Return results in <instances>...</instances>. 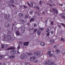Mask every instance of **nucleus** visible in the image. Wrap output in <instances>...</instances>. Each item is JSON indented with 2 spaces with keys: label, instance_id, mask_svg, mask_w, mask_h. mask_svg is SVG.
<instances>
[{
  "label": "nucleus",
  "instance_id": "nucleus-1",
  "mask_svg": "<svg viewBox=\"0 0 65 65\" xmlns=\"http://www.w3.org/2000/svg\"><path fill=\"white\" fill-rule=\"evenodd\" d=\"M10 45H9L6 44L5 45V51H8L10 50H13L14 48L13 47H9Z\"/></svg>",
  "mask_w": 65,
  "mask_h": 65
},
{
  "label": "nucleus",
  "instance_id": "nucleus-2",
  "mask_svg": "<svg viewBox=\"0 0 65 65\" xmlns=\"http://www.w3.org/2000/svg\"><path fill=\"white\" fill-rule=\"evenodd\" d=\"M52 11L54 12V13H56V14H57L58 13V10L55 8H53L52 9Z\"/></svg>",
  "mask_w": 65,
  "mask_h": 65
},
{
  "label": "nucleus",
  "instance_id": "nucleus-3",
  "mask_svg": "<svg viewBox=\"0 0 65 65\" xmlns=\"http://www.w3.org/2000/svg\"><path fill=\"white\" fill-rule=\"evenodd\" d=\"M16 53V51L15 50H12L10 51L11 55H14Z\"/></svg>",
  "mask_w": 65,
  "mask_h": 65
},
{
  "label": "nucleus",
  "instance_id": "nucleus-4",
  "mask_svg": "<svg viewBox=\"0 0 65 65\" xmlns=\"http://www.w3.org/2000/svg\"><path fill=\"white\" fill-rule=\"evenodd\" d=\"M5 26L6 27L8 28L9 27V24L8 22H6L5 24Z\"/></svg>",
  "mask_w": 65,
  "mask_h": 65
},
{
  "label": "nucleus",
  "instance_id": "nucleus-5",
  "mask_svg": "<svg viewBox=\"0 0 65 65\" xmlns=\"http://www.w3.org/2000/svg\"><path fill=\"white\" fill-rule=\"evenodd\" d=\"M15 57L14 55H11L9 57V59H14Z\"/></svg>",
  "mask_w": 65,
  "mask_h": 65
},
{
  "label": "nucleus",
  "instance_id": "nucleus-6",
  "mask_svg": "<svg viewBox=\"0 0 65 65\" xmlns=\"http://www.w3.org/2000/svg\"><path fill=\"white\" fill-rule=\"evenodd\" d=\"M40 53V51H38L36 53H35V56H39Z\"/></svg>",
  "mask_w": 65,
  "mask_h": 65
},
{
  "label": "nucleus",
  "instance_id": "nucleus-7",
  "mask_svg": "<svg viewBox=\"0 0 65 65\" xmlns=\"http://www.w3.org/2000/svg\"><path fill=\"white\" fill-rule=\"evenodd\" d=\"M10 15H7L6 14L5 16V19H7V20L9 18Z\"/></svg>",
  "mask_w": 65,
  "mask_h": 65
},
{
  "label": "nucleus",
  "instance_id": "nucleus-8",
  "mask_svg": "<svg viewBox=\"0 0 65 65\" xmlns=\"http://www.w3.org/2000/svg\"><path fill=\"white\" fill-rule=\"evenodd\" d=\"M30 5L31 6H32L33 8H34V7H35V4L34 3H31L30 4Z\"/></svg>",
  "mask_w": 65,
  "mask_h": 65
},
{
  "label": "nucleus",
  "instance_id": "nucleus-9",
  "mask_svg": "<svg viewBox=\"0 0 65 65\" xmlns=\"http://www.w3.org/2000/svg\"><path fill=\"white\" fill-rule=\"evenodd\" d=\"M7 39L8 41H9L11 39V36L10 35H8L7 37Z\"/></svg>",
  "mask_w": 65,
  "mask_h": 65
},
{
  "label": "nucleus",
  "instance_id": "nucleus-10",
  "mask_svg": "<svg viewBox=\"0 0 65 65\" xmlns=\"http://www.w3.org/2000/svg\"><path fill=\"white\" fill-rule=\"evenodd\" d=\"M60 16L62 18L65 19V14H61Z\"/></svg>",
  "mask_w": 65,
  "mask_h": 65
},
{
  "label": "nucleus",
  "instance_id": "nucleus-11",
  "mask_svg": "<svg viewBox=\"0 0 65 65\" xmlns=\"http://www.w3.org/2000/svg\"><path fill=\"white\" fill-rule=\"evenodd\" d=\"M16 34L17 35V36H20V35H21L20 33V32L19 31H17Z\"/></svg>",
  "mask_w": 65,
  "mask_h": 65
},
{
  "label": "nucleus",
  "instance_id": "nucleus-12",
  "mask_svg": "<svg viewBox=\"0 0 65 65\" xmlns=\"http://www.w3.org/2000/svg\"><path fill=\"white\" fill-rule=\"evenodd\" d=\"M41 31L38 30L37 31V33L38 35H40V34H41Z\"/></svg>",
  "mask_w": 65,
  "mask_h": 65
},
{
  "label": "nucleus",
  "instance_id": "nucleus-13",
  "mask_svg": "<svg viewBox=\"0 0 65 65\" xmlns=\"http://www.w3.org/2000/svg\"><path fill=\"white\" fill-rule=\"evenodd\" d=\"M20 17H23L25 16L24 14L23 13H20L19 15Z\"/></svg>",
  "mask_w": 65,
  "mask_h": 65
},
{
  "label": "nucleus",
  "instance_id": "nucleus-14",
  "mask_svg": "<svg viewBox=\"0 0 65 65\" xmlns=\"http://www.w3.org/2000/svg\"><path fill=\"white\" fill-rule=\"evenodd\" d=\"M29 43L28 42H25L23 44L25 46H27L29 45Z\"/></svg>",
  "mask_w": 65,
  "mask_h": 65
},
{
  "label": "nucleus",
  "instance_id": "nucleus-15",
  "mask_svg": "<svg viewBox=\"0 0 65 65\" xmlns=\"http://www.w3.org/2000/svg\"><path fill=\"white\" fill-rule=\"evenodd\" d=\"M35 21V18H32L30 19V23H31L32 21L34 22Z\"/></svg>",
  "mask_w": 65,
  "mask_h": 65
},
{
  "label": "nucleus",
  "instance_id": "nucleus-16",
  "mask_svg": "<svg viewBox=\"0 0 65 65\" xmlns=\"http://www.w3.org/2000/svg\"><path fill=\"white\" fill-rule=\"evenodd\" d=\"M25 27H22L21 28V30H22V32H24L25 31Z\"/></svg>",
  "mask_w": 65,
  "mask_h": 65
},
{
  "label": "nucleus",
  "instance_id": "nucleus-17",
  "mask_svg": "<svg viewBox=\"0 0 65 65\" xmlns=\"http://www.w3.org/2000/svg\"><path fill=\"white\" fill-rule=\"evenodd\" d=\"M36 58V57L35 56L32 57L30 58V60L31 61H33V60H34Z\"/></svg>",
  "mask_w": 65,
  "mask_h": 65
},
{
  "label": "nucleus",
  "instance_id": "nucleus-18",
  "mask_svg": "<svg viewBox=\"0 0 65 65\" xmlns=\"http://www.w3.org/2000/svg\"><path fill=\"white\" fill-rule=\"evenodd\" d=\"M10 3L11 4L14 3L15 1L14 0H11L9 1Z\"/></svg>",
  "mask_w": 65,
  "mask_h": 65
},
{
  "label": "nucleus",
  "instance_id": "nucleus-19",
  "mask_svg": "<svg viewBox=\"0 0 65 65\" xmlns=\"http://www.w3.org/2000/svg\"><path fill=\"white\" fill-rule=\"evenodd\" d=\"M3 39L5 40L6 38H7V36L6 35H5L3 36Z\"/></svg>",
  "mask_w": 65,
  "mask_h": 65
},
{
  "label": "nucleus",
  "instance_id": "nucleus-20",
  "mask_svg": "<svg viewBox=\"0 0 65 65\" xmlns=\"http://www.w3.org/2000/svg\"><path fill=\"white\" fill-rule=\"evenodd\" d=\"M20 45L19 44V46L17 48V50H18L17 52L18 54H19V53H20V52H19V49H20Z\"/></svg>",
  "mask_w": 65,
  "mask_h": 65
},
{
  "label": "nucleus",
  "instance_id": "nucleus-21",
  "mask_svg": "<svg viewBox=\"0 0 65 65\" xmlns=\"http://www.w3.org/2000/svg\"><path fill=\"white\" fill-rule=\"evenodd\" d=\"M40 44L41 45L43 46H44V45H45V44L43 42H41L40 43Z\"/></svg>",
  "mask_w": 65,
  "mask_h": 65
},
{
  "label": "nucleus",
  "instance_id": "nucleus-22",
  "mask_svg": "<svg viewBox=\"0 0 65 65\" xmlns=\"http://www.w3.org/2000/svg\"><path fill=\"white\" fill-rule=\"evenodd\" d=\"M60 53V50H57L56 51V54H59Z\"/></svg>",
  "mask_w": 65,
  "mask_h": 65
},
{
  "label": "nucleus",
  "instance_id": "nucleus-23",
  "mask_svg": "<svg viewBox=\"0 0 65 65\" xmlns=\"http://www.w3.org/2000/svg\"><path fill=\"white\" fill-rule=\"evenodd\" d=\"M23 54H22L20 56V58L21 59H24V58H23Z\"/></svg>",
  "mask_w": 65,
  "mask_h": 65
},
{
  "label": "nucleus",
  "instance_id": "nucleus-24",
  "mask_svg": "<svg viewBox=\"0 0 65 65\" xmlns=\"http://www.w3.org/2000/svg\"><path fill=\"white\" fill-rule=\"evenodd\" d=\"M4 57V56L2 55H0V59H3Z\"/></svg>",
  "mask_w": 65,
  "mask_h": 65
},
{
  "label": "nucleus",
  "instance_id": "nucleus-25",
  "mask_svg": "<svg viewBox=\"0 0 65 65\" xmlns=\"http://www.w3.org/2000/svg\"><path fill=\"white\" fill-rule=\"evenodd\" d=\"M54 41V40L51 39L50 40V42H51V43L53 42L54 43V42H55V41Z\"/></svg>",
  "mask_w": 65,
  "mask_h": 65
},
{
  "label": "nucleus",
  "instance_id": "nucleus-26",
  "mask_svg": "<svg viewBox=\"0 0 65 65\" xmlns=\"http://www.w3.org/2000/svg\"><path fill=\"white\" fill-rule=\"evenodd\" d=\"M51 61L50 60H49L48 61H47V62H45V64H48V63H51Z\"/></svg>",
  "mask_w": 65,
  "mask_h": 65
},
{
  "label": "nucleus",
  "instance_id": "nucleus-27",
  "mask_svg": "<svg viewBox=\"0 0 65 65\" xmlns=\"http://www.w3.org/2000/svg\"><path fill=\"white\" fill-rule=\"evenodd\" d=\"M51 51H50L48 52L47 53V55H49V54H51Z\"/></svg>",
  "mask_w": 65,
  "mask_h": 65
},
{
  "label": "nucleus",
  "instance_id": "nucleus-28",
  "mask_svg": "<svg viewBox=\"0 0 65 65\" xmlns=\"http://www.w3.org/2000/svg\"><path fill=\"white\" fill-rule=\"evenodd\" d=\"M50 31V29L49 28H48L46 31V33H48Z\"/></svg>",
  "mask_w": 65,
  "mask_h": 65
},
{
  "label": "nucleus",
  "instance_id": "nucleus-29",
  "mask_svg": "<svg viewBox=\"0 0 65 65\" xmlns=\"http://www.w3.org/2000/svg\"><path fill=\"white\" fill-rule=\"evenodd\" d=\"M60 40L61 41H64V39L63 38H62L60 39Z\"/></svg>",
  "mask_w": 65,
  "mask_h": 65
},
{
  "label": "nucleus",
  "instance_id": "nucleus-30",
  "mask_svg": "<svg viewBox=\"0 0 65 65\" xmlns=\"http://www.w3.org/2000/svg\"><path fill=\"white\" fill-rule=\"evenodd\" d=\"M23 57H24V58H27V57H28V56H27V55H23Z\"/></svg>",
  "mask_w": 65,
  "mask_h": 65
},
{
  "label": "nucleus",
  "instance_id": "nucleus-31",
  "mask_svg": "<svg viewBox=\"0 0 65 65\" xmlns=\"http://www.w3.org/2000/svg\"><path fill=\"white\" fill-rule=\"evenodd\" d=\"M7 20H8L9 21V22H11V21H12V19H9H9H8Z\"/></svg>",
  "mask_w": 65,
  "mask_h": 65
},
{
  "label": "nucleus",
  "instance_id": "nucleus-32",
  "mask_svg": "<svg viewBox=\"0 0 65 65\" xmlns=\"http://www.w3.org/2000/svg\"><path fill=\"white\" fill-rule=\"evenodd\" d=\"M5 45H2V48H4V46H5Z\"/></svg>",
  "mask_w": 65,
  "mask_h": 65
},
{
  "label": "nucleus",
  "instance_id": "nucleus-33",
  "mask_svg": "<svg viewBox=\"0 0 65 65\" xmlns=\"http://www.w3.org/2000/svg\"><path fill=\"white\" fill-rule=\"evenodd\" d=\"M38 30H40V31L41 30L42 31V30H43V28H40L39 29H38Z\"/></svg>",
  "mask_w": 65,
  "mask_h": 65
},
{
  "label": "nucleus",
  "instance_id": "nucleus-34",
  "mask_svg": "<svg viewBox=\"0 0 65 65\" xmlns=\"http://www.w3.org/2000/svg\"><path fill=\"white\" fill-rule=\"evenodd\" d=\"M50 65H55L54 62H51L50 63Z\"/></svg>",
  "mask_w": 65,
  "mask_h": 65
},
{
  "label": "nucleus",
  "instance_id": "nucleus-35",
  "mask_svg": "<svg viewBox=\"0 0 65 65\" xmlns=\"http://www.w3.org/2000/svg\"><path fill=\"white\" fill-rule=\"evenodd\" d=\"M35 8L37 9H39V8L38 6H37Z\"/></svg>",
  "mask_w": 65,
  "mask_h": 65
},
{
  "label": "nucleus",
  "instance_id": "nucleus-36",
  "mask_svg": "<svg viewBox=\"0 0 65 65\" xmlns=\"http://www.w3.org/2000/svg\"><path fill=\"white\" fill-rule=\"evenodd\" d=\"M28 18V16L27 15H25V19H27V18Z\"/></svg>",
  "mask_w": 65,
  "mask_h": 65
},
{
  "label": "nucleus",
  "instance_id": "nucleus-37",
  "mask_svg": "<svg viewBox=\"0 0 65 65\" xmlns=\"http://www.w3.org/2000/svg\"><path fill=\"white\" fill-rule=\"evenodd\" d=\"M32 55V53H28V55H29L30 56V55Z\"/></svg>",
  "mask_w": 65,
  "mask_h": 65
},
{
  "label": "nucleus",
  "instance_id": "nucleus-38",
  "mask_svg": "<svg viewBox=\"0 0 65 65\" xmlns=\"http://www.w3.org/2000/svg\"><path fill=\"white\" fill-rule=\"evenodd\" d=\"M37 29H35L34 30V32L35 33V32H36V31H37Z\"/></svg>",
  "mask_w": 65,
  "mask_h": 65
},
{
  "label": "nucleus",
  "instance_id": "nucleus-39",
  "mask_svg": "<svg viewBox=\"0 0 65 65\" xmlns=\"http://www.w3.org/2000/svg\"><path fill=\"white\" fill-rule=\"evenodd\" d=\"M52 0H50L48 1V2L50 3H51L52 2Z\"/></svg>",
  "mask_w": 65,
  "mask_h": 65
},
{
  "label": "nucleus",
  "instance_id": "nucleus-40",
  "mask_svg": "<svg viewBox=\"0 0 65 65\" xmlns=\"http://www.w3.org/2000/svg\"><path fill=\"white\" fill-rule=\"evenodd\" d=\"M51 24L52 26L54 25V23H53V21H52L51 22Z\"/></svg>",
  "mask_w": 65,
  "mask_h": 65
},
{
  "label": "nucleus",
  "instance_id": "nucleus-41",
  "mask_svg": "<svg viewBox=\"0 0 65 65\" xmlns=\"http://www.w3.org/2000/svg\"><path fill=\"white\" fill-rule=\"evenodd\" d=\"M27 3L28 5V6H29V7H30V4L29 3V2H27Z\"/></svg>",
  "mask_w": 65,
  "mask_h": 65
},
{
  "label": "nucleus",
  "instance_id": "nucleus-42",
  "mask_svg": "<svg viewBox=\"0 0 65 65\" xmlns=\"http://www.w3.org/2000/svg\"><path fill=\"white\" fill-rule=\"evenodd\" d=\"M57 26H58V27H59V28H61V26L59 25V24H58L57 25Z\"/></svg>",
  "mask_w": 65,
  "mask_h": 65
},
{
  "label": "nucleus",
  "instance_id": "nucleus-43",
  "mask_svg": "<svg viewBox=\"0 0 65 65\" xmlns=\"http://www.w3.org/2000/svg\"><path fill=\"white\" fill-rule=\"evenodd\" d=\"M53 54H52L51 53V54H49V57H52V56H53Z\"/></svg>",
  "mask_w": 65,
  "mask_h": 65
},
{
  "label": "nucleus",
  "instance_id": "nucleus-44",
  "mask_svg": "<svg viewBox=\"0 0 65 65\" xmlns=\"http://www.w3.org/2000/svg\"><path fill=\"white\" fill-rule=\"evenodd\" d=\"M32 12H33V11H30L29 12V13L30 14H32Z\"/></svg>",
  "mask_w": 65,
  "mask_h": 65
},
{
  "label": "nucleus",
  "instance_id": "nucleus-45",
  "mask_svg": "<svg viewBox=\"0 0 65 65\" xmlns=\"http://www.w3.org/2000/svg\"><path fill=\"white\" fill-rule=\"evenodd\" d=\"M21 22L22 23H24V20H21Z\"/></svg>",
  "mask_w": 65,
  "mask_h": 65
},
{
  "label": "nucleus",
  "instance_id": "nucleus-46",
  "mask_svg": "<svg viewBox=\"0 0 65 65\" xmlns=\"http://www.w3.org/2000/svg\"><path fill=\"white\" fill-rule=\"evenodd\" d=\"M42 2L41 1H40L39 2V4L40 5H41V4H42Z\"/></svg>",
  "mask_w": 65,
  "mask_h": 65
},
{
  "label": "nucleus",
  "instance_id": "nucleus-47",
  "mask_svg": "<svg viewBox=\"0 0 65 65\" xmlns=\"http://www.w3.org/2000/svg\"><path fill=\"white\" fill-rule=\"evenodd\" d=\"M53 14H54V15L55 16V17H57V15L55 13H54Z\"/></svg>",
  "mask_w": 65,
  "mask_h": 65
},
{
  "label": "nucleus",
  "instance_id": "nucleus-48",
  "mask_svg": "<svg viewBox=\"0 0 65 65\" xmlns=\"http://www.w3.org/2000/svg\"><path fill=\"white\" fill-rule=\"evenodd\" d=\"M34 27H37V25L36 24H34Z\"/></svg>",
  "mask_w": 65,
  "mask_h": 65
},
{
  "label": "nucleus",
  "instance_id": "nucleus-49",
  "mask_svg": "<svg viewBox=\"0 0 65 65\" xmlns=\"http://www.w3.org/2000/svg\"><path fill=\"white\" fill-rule=\"evenodd\" d=\"M20 44H22L23 43V42L22 41H20L19 42Z\"/></svg>",
  "mask_w": 65,
  "mask_h": 65
},
{
  "label": "nucleus",
  "instance_id": "nucleus-50",
  "mask_svg": "<svg viewBox=\"0 0 65 65\" xmlns=\"http://www.w3.org/2000/svg\"><path fill=\"white\" fill-rule=\"evenodd\" d=\"M47 36H50V32H48L47 34Z\"/></svg>",
  "mask_w": 65,
  "mask_h": 65
},
{
  "label": "nucleus",
  "instance_id": "nucleus-51",
  "mask_svg": "<svg viewBox=\"0 0 65 65\" xmlns=\"http://www.w3.org/2000/svg\"><path fill=\"white\" fill-rule=\"evenodd\" d=\"M11 6V5H10V4H9L8 5V7H10V6Z\"/></svg>",
  "mask_w": 65,
  "mask_h": 65
},
{
  "label": "nucleus",
  "instance_id": "nucleus-52",
  "mask_svg": "<svg viewBox=\"0 0 65 65\" xmlns=\"http://www.w3.org/2000/svg\"><path fill=\"white\" fill-rule=\"evenodd\" d=\"M51 33L52 34H54V31H52L51 32Z\"/></svg>",
  "mask_w": 65,
  "mask_h": 65
},
{
  "label": "nucleus",
  "instance_id": "nucleus-53",
  "mask_svg": "<svg viewBox=\"0 0 65 65\" xmlns=\"http://www.w3.org/2000/svg\"><path fill=\"white\" fill-rule=\"evenodd\" d=\"M59 5H60V6H63V4H59Z\"/></svg>",
  "mask_w": 65,
  "mask_h": 65
},
{
  "label": "nucleus",
  "instance_id": "nucleus-54",
  "mask_svg": "<svg viewBox=\"0 0 65 65\" xmlns=\"http://www.w3.org/2000/svg\"><path fill=\"white\" fill-rule=\"evenodd\" d=\"M23 7L24 8H27V6H25V5H23Z\"/></svg>",
  "mask_w": 65,
  "mask_h": 65
},
{
  "label": "nucleus",
  "instance_id": "nucleus-55",
  "mask_svg": "<svg viewBox=\"0 0 65 65\" xmlns=\"http://www.w3.org/2000/svg\"><path fill=\"white\" fill-rule=\"evenodd\" d=\"M37 60H36L34 62V63H37Z\"/></svg>",
  "mask_w": 65,
  "mask_h": 65
},
{
  "label": "nucleus",
  "instance_id": "nucleus-56",
  "mask_svg": "<svg viewBox=\"0 0 65 65\" xmlns=\"http://www.w3.org/2000/svg\"><path fill=\"white\" fill-rule=\"evenodd\" d=\"M54 48H55V49H57V48L56 47V45H55L54 46Z\"/></svg>",
  "mask_w": 65,
  "mask_h": 65
},
{
  "label": "nucleus",
  "instance_id": "nucleus-57",
  "mask_svg": "<svg viewBox=\"0 0 65 65\" xmlns=\"http://www.w3.org/2000/svg\"><path fill=\"white\" fill-rule=\"evenodd\" d=\"M42 13V14H43L44 15V14H45V12H43Z\"/></svg>",
  "mask_w": 65,
  "mask_h": 65
},
{
  "label": "nucleus",
  "instance_id": "nucleus-58",
  "mask_svg": "<svg viewBox=\"0 0 65 65\" xmlns=\"http://www.w3.org/2000/svg\"><path fill=\"white\" fill-rule=\"evenodd\" d=\"M11 6H12V7H14V5H11Z\"/></svg>",
  "mask_w": 65,
  "mask_h": 65
},
{
  "label": "nucleus",
  "instance_id": "nucleus-59",
  "mask_svg": "<svg viewBox=\"0 0 65 65\" xmlns=\"http://www.w3.org/2000/svg\"><path fill=\"white\" fill-rule=\"evenodd\" d=\"M1 6H2V4H1V3H0V7H1Z\"/></svg>",
  "mask_w": 65,
  "mask_h": 65
},
{
  "label": "nucleus",
  "instance_id": "nucleus-60",
  "mask_svg": "<svg viewBox=\"0 0 65 65\" xmlns=\"http://www.w3.org/2000/svg\"><path fill=\"white\" fill-rule=\"evenodd\" d=\"M48 5H49V6H52V5H51V4H48Z\"/></svg>",
  "mask_w": 65,
  "mask_h": 65
},
{
  "label": "nucleus",
  "instance_id": "nucleus-61",
  "mask_svg": "<svg viewBox=\"0 0 65 65\" xmlns=\"http://www.w3.org/2000/svg\"><path fill=\"white\" fill-rule=\"evenodd\" d=\"M1 65H5V64H4V63H1Z\"/></svg>",
  "mask_w": 65,
  "mask_h": 65
},
{
  "label": "nucleus",
  "instance_id": "nucleus-62",
  "mask_svg": "<svg viewBox=\"0 0 65 65\" xmlns=\"http://www.w3.org/2000/svg\"><path fill=\"white\" fill-rule=\"evenodd\" d=\"M53 5H54V6H56V5H55L54 4H53Z\"/></svg>",
  "mask_w": 65,
  "mask_h": 65
},
{
  "label": "nucleus",
  "instance_id": "nucleus-63",
  "mask_svg": "<svg viewBox=\"0 0 65 65\" xmlns=\"http://www.w3.org/2000/svg\"><path fill=\"white\" fill-rule=\"evenodd\" d=\"M15 5H18V3H15Z\"/></svg>",
  "mask_w": 65,
  "mask_h": 65
},
{
  "label": "nucleus",
  "instance_id": "nucleus-64",
  "mask_svg": "<svg viewBox=\"0 0 65 65\" xmlns=\"http://www.w3.org/2000/svg\"><path fill=\"white\" fill-rule=\"evenodd\" d=\"M25 65H27V63H26V62L25 63Z\"/></svg>",
  "mask_w": 65,
  "mask_h": 65
}]
</instances>
